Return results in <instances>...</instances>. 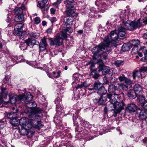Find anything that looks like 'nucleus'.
Listing matches in <instances>:
<instances>
[{"label": "nucleus", "instance_id": "11", "mask_svg": "<svg viewBox=\"0 0 147 147\" xmlns=\"http://www.w3.org/2000/svg\"><path fill=\"white\" fill-rule=\"evenodd\" d=\"M140 19H138L137 21H134L131 22V24L132 28L130 29L132 30V31L136 30L137 28H139L142 27L143 25L142 22H140Z\"/></svg>", "mask_w": 147, "mask_h": 147}, {"label": "nucleus", "instance_id": "24", "mask_svg": "<svg viewBox=\"0 0 147 147\" xmlns=\"http://www.w3.org/2000/svg\"><path fill=\"white\" fill-rule=\"evenodd\" d=\"M138 94L136 92L133 90H129L127 93V96L131 99H134L135 98Z\"/></svg>", "mask_w": 147, "mask_h": 147}, {"label": "nucleus", "instance_id": "29", "mask_svg": "<svg viewBox=\"0 0 147 147\" xmlns=\"http://www.w3.org/2000/svg\"><path fill=\"white\" fill-rule=\"evenodd\" d=\"M74 0L64 1V3L67 5H66V7L67 8V9L74 8Z\"/></svg>", "mask_w": 147, "mask_h": 147}, {"label": "nucleus", "instance_id": "55", "mask_svg": "<svg viewBox=\"0 0 147 147\" xmlns=\"http://www.w3.org/2000/svg\"><path fill=\"white\" fill-rule=\"evenodd\" d=\"M125 83L127 84L130 85L132 84V82L130 80L126 78L125 80H124Z\"/></svg>", "mask_w": 147, "mask_h": 147}, {"label": "nucleus", "instance_id": "13", "mask_svg": "<svg viewBox=\"0 0 147 147\" xmlns=\"http://www.w3.org/2000/svg\"><path fill=\"white\" fill-rule=\"evenodd\" d=\"M27 47L29 46L30 48H32L35 45H38L39 42L38 41L35 40H32L29 38L25 40Z\"/></svg>", "mask_w": 147, "mask_h": 147}, {"label": "nucleus", "instance_id": "49", "mask_svg": "<svg viewBox=\"0 0 147 147\" xmlns=\"http://www.w3.org/2000/svg\"><path fill=\"white\" fill-rule=\"evenodd\" d=\"M89 69L91 72L96 70L95 69V64H91L89 67Z\"/></svg>", "mask_w": 147, "mask_h": 147}, {"label": "nucleus", "instance_id": "30", "mask_svg": "<svg viewBox=\"0 0 147 147\" xmlns=\"http://www.w3.org/2000/svg\"><path fill=\"white\" fill-rule=\"evenodd\" d=\"M116 86L114 84L110 85L108 87V91L110 93L109 94H111L112 95V96L113 95L111 93H113L116 90Z\"/></svg>", "mask_w": 147, "mask_h": 147}, {"label": "nucleus", "instance_id": "35", "mask_svg": "<svg viewBox=\"0 0 147 147\" xmlns=\"http://www.w3.org/2000/svg\"><path fill=\"white\" fill-rule=\"evenodd\" d=\"M73 21L68 18H67L64 20V24L65 26L72 25Z\"/></svg>", "mask_w": 147, "mask_h": 147}, {"label": "nucleus", "instance_id": "10", "mask_svg": "<svg viewBox=\"0 0 147 147\" xmlns=\"http://www.w3.org/2000/svg\"><path fill=\"white\" fill-rule=\"evenodd\" d=\"M18 128L19 129L21 135H27L31 132V126L29 127V126H26L23 127H21V128L18 127Z\"/></svg>", "mask_w": 147, "mask_h": 147}, {"label": "nucleus", "instance_id": "17", "mask_svg": "<svg viewBox=\"0 0 147 147\" xmlns=\"http://www.w3.org/2000/svg\"><path fill=\"white\" fill-rule=\"evenodd\" d=\"M66 14L69 17H76L77 14L75 13V10L74 8L67 9L66 11Z\"/></svg>", "mask_w": 147, "mask_h": 147}, {"label": "nucleus", "instance_id": "39", "mask_svg": "<svg viewBox=\"0 0 147 147\" xmlns=\"http://www.w3.org/2000/svg\"><path fill=\"white\" fill-rule=\"evenodd\" d=\"M124 63V61L121 60H116L114 62L115 65L117 67L123 65Z\"/></svg>", "mask_w": 147, "mask_h": 147}, {"label": "nucleus", "instance_id": "25", "mask_svg": "<svg viewBox=\"0 0 147 147\" xmlns=\"http://www.w3.org/2000/svg\"><path fill=\"white\" fill-rule=\"evenodd\" d=\"M139 117L142 120H145L147 117V111L145 110L141 111Z\"/></svg>", "mask_w": 147, "mask_h": 147}, {"label": "nucleus", "instance_id": "15", "mask_svg": "<svg viewBox=\"0 0 147 147\" xmlns=\"http://www.w3.org/2000/svg\"><path fill=\"white\" fill-rule=\"evenodd\" d=\"M119 27L121 28L123 30H129L130 31H132V30L130 29L131 28H132L131 24V22L129 24L127 22H125L124 21H123L122 24H121L120 26Z\"/></svg>", "mask_w": 147, "mask_h": 147}, {"label": "nucleus", "instance_id": "60", "mask_svg": "<svg viewBox=\"0 0 147 147\" xmlns=\"http://www.w3.org/2000/svg\"><path fill=\"white\" fill-rule=\"evenodd\" d=\"M80 129L79 127L78 126H77L75 128V131H76L80 132L84 130V129H83L82 127H81Z\"/></svg>", "mask_w": 147, "mask_h": 147}, {"label": "nucleus", "instance_id": "20", "mask_svg": "<svg viewBox=\"0 0 147 147\" xmlns=\"http://www.w3.org/2000/svg\"><path fill=\"white\" fill-rule=\"evenodd\" d=\"M56 71H53L52 73H51L49 72H47V75L48 76L51 78H58L60 76V73L61 71H58L57 72V75H56Z\"/></svg>", "mask_w": 147, "mask_h": 147}, {"label": "nucleus", "instance_id": "34", "mask_svg": "<svg viewBox=\"0 0 147 147\" xmlns=\"http://www.w3.org/2000/svg\"><path fill=\"white\" fill-rule=\"evenodd\" d=\"M90 76L95 79L98 78L100 76L99 74L97 72L96 70L91 72Z\"/></svg>", "mask_w": 147, "mask_h": 147}, {"label": "nucleus", "instance_id": "32", "mask_svg": "<svg viewBox=\"0 0 147 147\" xmlns=\"http://www.w3.org/2000/svg\"><path fill=\"white\" fill-rule=\"evenodd\" d=\"M24 16L23 14L16 15L14 20L15 21L21 22L24 20Z\"/></svg>", "mask_w": 147, "mask_h": 147}, {"label": "nucleus", "instance_id": "27", "mask_svg": "<svg viewBox=\"0 0 147 147\" xmlns=\"http://www.w3.org/2000/svg\"><path fill=\"white\" fill-rule=\"evenodd\" d=\"M107 92V90L104 86H101L100 88H99L97 92L98 94L101 96L105 95Z\"/></svg>", "mask_w": 147, "mask_h": 147}, {"label": "nucleus", "instance_id": "41", "mask_svg": "<svg viewBox=\"0 0 147 147\" xmlns=\"http://www.w3.org/2000/svg\"><path fill=\"white\" fill-rule=\"evenodd\" d=\"M18 34L16 35L18 36L20 38L23 40L24 39L26 36V34L25 32H19Z\"/></svg>", "mask_w": 147, "mask_h": 147}, {"label": "nucleus", "instance_id": "7", "mask_svg": "<svg viewBox=\"0 0 147 147\" xmlns=\"http://www.w3.org/2000/svg\"><path fill=\"white\" fill-rule=\"evenodd\" d=\"M49 40L51 46H60L62 44L63 39V38L58 36H56L54 39L49 38Z\"/></svg>", "mask_w": 147, "mask_h": 147}, {"label": "nucleus", "instance_id": "43", "mask_svg": "<svg viewBox=\"0 0 147 147\" xmlns=\"http://www.w3.org/2000/svg\"><path fill=\"white\" fill-rule=\"evenodd\" d=\"M19 47L21 50L24 51L27 49V47L25 43L22 42L20 44Z\"/></svg>", "mask_w": 147, "mask_h": 147}, {"label": "nucleus", "instance_id": "3", "mask_svg": "<svg viewBox=\"0 0 147 147\" xmlns=\"http://www.w3.org/2000/svg\"><path fill=\"white\" fill-rule=\"evenodd\" d=\"M99 44L94 47L92 49V52L93 54L92 57L94 59L96 60L97 58L100 57V59L97 61L98 66L100 64H104L103 60H105L107 57L108 54L111 51H109L107 49H102V47H99Z\"/></svg>", "mask_w": 147, "mask_h": 147}, {"label": "nucleus", "instance_id": "18", "mask_svg": "<svg viewBox=\"0 0 147 147\" xmlns=\"http://www.w3.org/2000/svg\"><path fill=\"white\" fill-rule=\"evenodd\" d=\"M22 99H23L24 100L25 102L26 103L30 102L32 99V96L31 95L30 92L27 93L25 95L21 96Z\"/></svg>", "mask_w": 147, "mask_h": 147}, {"label": "nucleus", "instance_id": "14", "mask_svg": "<svg viewBox=\"0 0 147 147\" xmlns=\"http://www.w3.org/2000/svg\"><path fill=\"white\" fill-rule=\"evenodd\" d=\"M126 109L127 111H128L129 113H131L136 111L137 107L134 104L130 103L127 105Z\"/></svg>", "mask_w": 147, "mask_h": 147}, {"label": "nucleus", "instance_id": "56", "mask_svg": "<svg viewBox=\"0 0 147 147\" xmlns=\"http://www.w3.org/2000/svg\"><path fill=\"white\" fill-rule=\"evenodd\" d=\"M141 106L142 107L146 110H147V101H146L141 104Z\"/></svg>", "mask_w": 147, "mask_h": 147}, {"label": "nucleus", "instance_id": "42", "mask_svg": "<svg viewBox=\"0 0 147 147\" xmlns=\"http://www.w3.org/2000/svg\"><path fill=\"white\" fill-rule=\"evenodd\" d=\"M138 98L139 100L140 104H142L146 100H145L144 97L142 96V94H138Z\"/></svg>", "mask_w": 147, "mask_h": 147}, {"label": "nucleus", "instance_id": "23", "mask_svg": "<svg viewBox=\"0 0 147 147\" xmlns=\"http://www.w3.org/2000/svg\"><path fill=\"white\" fill-rule=\"evenodd\" d=\"M21 96H13L10 97V100L12 104H15L18 100H19L22 99Z\"/></svg>", "mask_w": 147, "mask_h": 147}, {"label": "nucleus", "instance_id": "8", "mask_svg": "<svg viewBox=\"0 0 147 147\" xmlns=\"http://www.w3.org/2000/svg\"><path fill=\"white\" fill-rule=\"evenodd\" d=\"M63 92H61H61H59V93H58L57 94L58 96H57V98L54 101L56 105L57 111H59L58 109L59 108L61 107L62 108V107L61 98L63 96Z\"/></svg>", "mask_w": 147, "mask_h": 147}, {"label": "nucleus", "instance_id": "21", "mask_svg": "<svg viewBox=\"0 0 147 147\" xmlns=\"http://www.w3.org/2000/svg\"><path fill=\"white\" fill-rule=\"evenodd\" d=\"M25 8V5L22 4L21 7H17L15 9V13L16 15L23 14V11Z\"/></svg>", "mask_w": 147, "mask_h": 147}, {"label": "nucleus", "instance_id": "46", "mask_svg": "<svg viewBox=\"0 0 147 147\" xmlns=\"http://www.w3.org/2000/svg\"><path fill=\"white\" fill-rule=\"evenodd\" d=\"M100 7L101 9L100 10V11L102 12H104L105 11L107 8V5L104 3L103 5H101Z\"/></svg>", "mask_w": 147, "mask_h": 147}, {"label": "nucleus", "instance_id": "48", "mask_svg": "<svg viewBox=\"0 0 147 147\" xmlns=\"http://www.w3.org/2000/svg\"><path fill=\"white\" fill-rule=\"evenodd\" d=\"M61 36L63 37V38H65L67 37V32L65 31V30L64 29L61 32Z\"/></svg>", "mask_w": 147, "mask_h": 147}, {"label": "nucleus", "instance_id": "2", "mask_svg": "<svg viewBox=\"0 0 147 147\" xmlns=\"http://www.w3.org/2000/svg\"><path fill=\"white\" fill-rule=\"evenodd\" d=\"M26 104L27 108L24 110V112L28 114L29 117L34 119L40 118L42 116L41 113L42 110L40 108L35 109L37 105L35 102H29Z\"/></svg>", "mask_w": 147, "mask_h": 147}, {"label": "nucleus", "instance_id": "1", "mask_svg": "<svg viewBox=\"0 0 147 147\" xmlns=\"http://www.w3.org/2000/svg\"><path fill=\"white\" fill-rule=\"evenodd\" d=\"M119 38L117 34L115 31H112L110 36H106L104 38L103 41L99 44V47H102V49H107L108 51H111L113 47H116L117 43L119 42Z\"/></svg>", "mask_w": 147, "mask_h": 147}, {"label": "nucleus", "instance_id": "51", "mask_svg": "<svg viewBox=\"0 0 147 147\" xmlns=\"http://www.w3.org/2000/svg\"><path fill=\"white\" fill-rule=\"evenodd\" d=\"M139 71L141 72L144 73L147 71V67H143L139 69Z\"/></svg>", "mask_w": 147, "mask_h": 147}, {"label": "nucleus", "instance_id": "57", "mask_svg": "<svg viewBox=\"0 0 147 147\" xmlns=\"http://www.w3.org/2000/svg\"><path fill=\"white\" fill-rule=\"evenodd\" d=\"M64 29L67 32H68L69 33H71L73 32V30L70 27H67Z\"/></svg>", "mask_w": 147, "mask_h": 147}, {"label": "nucleus", "instance_id": "40", "mask_svg": "<svg viewBox=\"0 0 147 147\" xmlns=\"http://www.w3.org/2000/svg\"><path fill=\"white\" fill-rule=\"evenodd\" d=\"M103 86L99 82H95L93 85V89L94 90H98L99 88H100L101 86Z\"/></svg>", "mask_w": 147, "mask_h": 147}, {"label": "nucleus", "instance_id": "50", "mask_svg": "<svg viewBox=\"0 0 147 147\" xmlns=\"http://www.w3.org/2000/svg\"><path fill=\"white\" fill-rule=\"evenodd\" d=\"M126 77L123 74L121 76H119V79L120 82H123L125 80Z\"/></svg>", "mask_w": 147, "mask_h": 147}, {"label": "nucleus", "instance_id": "52", "mask_svg": "<svg viewBox=\"0 0 147 147\" xmlns=\"http://www.w3.org/2000/svg\"><path fill=\"white\" fill-rule=\"evenodd\" d=\"M34 20L35 24H38L40 22V19L39 17H37L35 18Z\"/></svg>", "mask_w": 147, "mask_h": 147}, {"label": "nucleus", "instance_id": "16", "mask_svg": "<svg viewBox=\"0 0 147 147\" xmlns=\"http://www.w3.org/2000/svg\"><path fill=\"white\" fill-rule=\"evenodd\" d=\"M47 38L44 36L41 40V41L40 42L39 44L40 50L41 51H44L47 46V43L46 41Z\"/></svg>", "mask_w": 147, "mask_h": 147}, {"label": "nucleus", "instance_id": "61", "mask_svg": "<svg viewBox=\"0 0 147 147\" xmlns=\"http://www.w3.org/2000/svg\"><path fill=\"white\" fill-rule=\"evenodd\" d=\"M9 80V78H8V76H6L5 78L3 80V82L5 84L7 83H8Z\"/></svg>", "mask_w": 147, "mask_h": 147}, {"label": "nucleus", "instance_id": "31", "mask_svg": "<svg viewBox=\"0 0 147 147\" xmlns=\"http://www.w3.org/2000/svg\"><path fill=\"white\" fill-rule=\"evenodd\" d=\"M131 48L129 43L124 44L121 48L122 51L123 52L129 51Z\"/></svg>", "mask_w": 147, "mask_h": 147}, {"label": "nucleus", "instance_id": "38", "mask_svg": "<svg viewBox=\"0 0 147 147\" xmlns=\"http://www.w3.org/2000/svg\"><path fill=\"white\" fill-rule=\"evenodd\" d=\"M124 16H122L121 15H120V16H117L116 15L114 16H111V18L112 20H114V21H113L112 22L114 23V22H116L117 21V19H119V18L120 19L123 18Z\"/></svg>", "mask_w": 147, "mask_h": 147}, {"label": "nucleus", "instance_id": "12", "mask_svg": "<svg viewBox=\"0 0 147 147\" xmlns=\"http://www.w3.org/2000/svg\"><path fill=\"white\" fill-rule=\"evenodd\" d=\"M24 24L22 23H18L16 24L14 26L13 34L14 35L18 34L19 32H21L23 30Z\"/></svg>", "mask_w": 147, "mask_h": 147}, {"label": "nucleus", "instance_id": "36", "mask_svg": "<svg viewBox=\"0 0 147 147\" xmlns=\"http://www.w3.org/2000/svg\"><path fill=\"white\" fill-rule=\"evenodd\" d=\"M107 100V97L101 96L99 98V105H104Z\"/></svg>", "mask_w": 147, "mask_h": 147}, {"label": "nucleus", "instance_id": "63", "mask_svg": "<svg viewBox=\"0 0 147 147\" xmlns=\"http://www.w3.org/2000/svg\"><path fill=\"white\" fill-rule=\"evenodd\" d=\"M116 80V78L115 77L113 76L111 78L110 81L111 82L114 83L115 82Z\"/></svg>", "mask_w": 147, "mask_h": 147}, {"label": "nucleus", "instance_id": "22", "mask_svg": "<svg viewBox=\"0 0 147 147\" xmlns=\"http://www.w3.org/2000/svg\"><path fill=\"white\" fill-rule=\"evenodd\" d=\"M118 35L119 38L121 39H123L126 36L125 30H123L121 28L119 27L118 28Z\"/></svg>", "mask_w": 147, "mask_h": 147}, {"label": "nucleus", "instance_id": "4", "mask_svg": "<svg viewBox=\"0 0 147 147\" xmlns=\"http://www.w3.org/2000/svg\"><path fill=\"white\" fill-rule=\"evenodd\" d=\"M111 94H107V96L110 99V103L109 106L112 107V106L114 108L113 109H111L112 110L114 111V114L113 116L116 117L118 113H120L121 111L123 109V107L125 105L124 103L122 101L121 102H120L117 101L116 98H115L114 96H112Z\"/></svg>", "mask_w": 147, "mask_h": 147}, {"label": "nucleus", "instance_id": "37", "mask_svg": "<svg viewBox=\"0 0 147 147\" xmlns=\"http://www.w3.org/2000/svg\"><path fill=\"white\" fill-rule=\"evenodd\" d=\"M28 34L31 37H33L34 38H37L40 36V34L39 33L36 32L33 33L28 31Z\"/></svg>", "mask_w": 147, "mask_h": 147}, {"label": "nucleus", "instance_id": "45", "mask_svg": "<svg viewBox=\"0 0 147 147\" xmlns=\"http://www.w3.org/2000/svg\"><path fill=\"white\" fill-rule=\"evenodd\" d=\"M138 47H133L131 51V53L132 55L137 54L139 51Z\"/></svg>", "mask_w": 147, "mask_h": 147}, {"label": "nucleus", "instance_id": "33", "mask_svg": "<svg viewBox=\"0 0 147 147\" xmlns=\"http://www.w3.org/2000/svg\"><path fill=\"white\" fill-rule=\"evenodd\" d=\"M133 77L134 79H135L136 77L139 78H142V76L141 72L139 71H136L133 72Z\"/></svg>", "mask_w": 147, "mask_h": 147}, {"label": "nucleus", "instance_id": "19", "mask_svg": "<svg viewBox=\"0 0 147 147\" xmlns=\"http://www.w3.org/2000/svg\"><path fill=\"white\" fill-rule=\"evenodd\" d=\"M136 92L137 94H142L143 90L141 86L138 84H137L135 85L134 87V89L133 90Z\"/></svg>", "mask_w": 147, "mask_h": 147}, {"label": "nucleus", "instance_id": "5", "mask_svg": "<svg viewBox=\"0 0 147 147\" xmlns=\"http://www.w3.org/2000/svg\"><path fill=\"white\" fill-rule=\"evenodd\" d=\"M16 112H11L10 113H7L5 116L6 119L9 120L12 128L13 129H18L19 125V119L17 118L16 115L17 114L18 110H16Z\"/></svg>", "mask_w": 147, "mask_h": 147}, {"label": "nucleus", "instance_id": "59", "mask_svg": "<svg viewBox=\"0 0 147 147\" xmlns=\"http://www.w3.org/2000/svg\"><path fill=\"white\" fill-rule=\"evenodd\" d=\"M103 84H107L109 82V81L108 79L106 76H105L103 78Z\"/></svg>", "mask_w": 147, "mask_h": 147}, {"label": "nucleus", "instance_id": "64", "mask_svg": "<svg viewBox=\"0 0 147 147\" xmlns=\"http://www.w3.org/2000/svg\"><path fill=\"white\" fill-rule=\"evenodd\" d=\"M141 61L144 62H147V56H144L141 59Z\"/></svg>", "mask_w": 147, "mask_h": 147}, {"label": "nucleus", "instance_id": "28", "mask_svg": "<svg viewBox=\"0 0 147 147\" xmlns=\"http://www.w3.org/2000/svg\"><path fill=\"white\" fill-rule=\"evenodd\" d=\"M131 47H138V45L140 44V41L137 39H135L132 40L129 43Z\"/></svg>", "mask_w": 147, "mask_h": 147}, {"label": "nucleus", "instance_id": "9", "mask_svg": "<svg viewBox=\"0 0 147 147\" xmlns=\"http://www.w3.org/2000/svg\"><path fill=\"white\" fill-rule=\"evenodd\" d=\"M99 72L101 71L103 75L109 74L110 68L107 66H106L104 64H100L97 67Z\"/></svg>", "mask_w": 147, "mask_h": 147}, {"label": "nucleus", "instance_id": "6", "mask_svg": "<svg viewBox=\"0 0 147 147\" xmlns=\"http://www.w3.org/2000/svg\"><path fill=\"white\" fill-rule=\"evenodd\" d=\"M73 118L74 123V124L77 125L79 123H80L81 126L84 127L85 130H86V129L88 128L89 125V123L87 121H86L84 120H82L81 117L77 115H76L75 116V118L74 115Z\"/></svg>", "mask_w": 147, "mask_h": 147}, {"label": "nucleus", "instance_id": "47", "mask_svg": "<svg viewBox=\"0 0 147 147\" xmlns=\"http://www.w3.org/2000/svg\"><path fill=\"white\" fill-rule=\"evenodd\" d=\"M117 91L118 90H116L113 93V95L114 96V97L115 98V97L117 96V98H118V97H119L120 94H121L122 92L120 91L117 92Z\"/></svg>", "mask_w": 147, "mask_h": 147}, {"label": "nucleus", "instance_id": "62", "mask_svg": "<svg viewBox=\"0 0 147 147\" xmlns=\"http://www.w3.org/2000/svg\"><path fill=\"white\" fill-rule=\"evenodd\" d=\"M142 51L144 53V56H147V50L145 47H144L142 48Z\"/></svg>", "mask_w": 147, "mask_h": 147}, {"label": "nucleus", "instance_id": "26", "mask_svg": "<svg viewBox=\"0 0 147 147\" xmlns=\"http://www.w3.org/2000/svg\"><path fill=\"white\" fill-rule=\"evenodd\" d=\"M19 125L20 124L21 127H24L26 126H29L30 125L29 123H27V119L25 118H22L20 119V120H19Z\"/></svg>", "mask_w": 147, "mask_h": 147}, {"label": "nucleus", "instance_id": "53", "mask_svg": "<svg viewBox=\"0 0 147 147\" xmlns=\"http://www.w3.org/2000/svg\"><path fill=\"white\" fill-rule=\"evenodd\" d=\"M37 122V125L36 126V128L42 127L43 126V125L41 123V121H38Z\"/></svg>", "mask_w": 147, "mask_h": 147}, {"label": "nucleus", "instance_id": "58", "mask_svg": "<svg viewBox=\"0 0 147 147\" xmlns=\"http://www.w3.org/2000/svg\"><path fill=\"white\" fill-rule=\"evenodd\" d=\"M79 98V96L78 94H74V96L72 97V99L73 100L77 101Z\"/></svg>", "mask_w": 147, "mask_h": 147}, {"label": "nucleus", "instance_id": "54", "mask_svg": "<svg viewBox=\"0 0 147 147\" xmlns=\"http://www.w3.org/2000/svg\"><path fill=\"white\" fill-rule=\"evenodd\" d=\"M12 16L11 13L10 12L7 14V22H9L11 20V18Z\"/></svg>", "mask_w": 147, "mask_h": 147}, {"label": "nucleus", "instance_id": "44", "mask_svg": "<svg viewBox=\"0 0 147 147\" xmlns=\"http://www.w3.org/2000/svg\"><path fill=\"white\" fill-rule=\"evenodd\" d=\"M18 60V57L17 56H13L11 58V61L13 63V64L12 65H14L18 63L17 60Z\"/></svg>", "mask_w": 147, "mask_h": 147}]
</instances>
